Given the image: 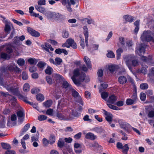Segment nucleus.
<instances>
[{"mask_svg":"<svg viewBox=\"0 0 154 154\" xmlns=\"http://www.w3.org/2000/svg\"><path fill=\"white\" fill-rule=\"evenodd\" d=\"M83 20H85V21H87L88 23L89 24H93L94 22V20L91 19H89L88 18H85L83 19Z\"/></svg>","mask_w":154,"mask_h":154,"instance_id":"51","label":"nucleus"},{"mask_svg":"<svg viewBox=\"0 0 154 154\" xmlns=\"http://www.w3.org/2000/svg\"><path fill=\"white\" fill-rule=\"evenodd\" d=\"M55 141V136L51 135L50 136L49 140V143L51 144H53Z\"/></svg>","mask_w":154,"mask_h":154,"instance_id":"44","label":"nucleus"},{"mask_svg":"<svg viewBox=\"0 0 154 154\" xmlns=\"http://www.w3.org/2000/svg\"><path fill=\"white\" fill-rule=\"evenodd\" d=\"M35 8L40 12L45 14L46 12L45 9L41 6L36 5L35 6Z\"/></svg>","mask_w":154,"mask_h":154,"instance_id":"25","label":"nucleus"},{"mask_svg":"<svg viewBox=\"0 0 154 154\" xmlns=\"http://www.w3.org/2000/svg\"><path fill=\"white\" fill-rule=\"evenodd\" d=\"M85 137L87 139L93 140L97 138V136L92 133L89 132L86 134Z\"/></svg>","mask_w":154,"mask_h":154,"instance_id":"15","label":"nucleus"},{"mask_svg":"<svg viewBox=\"0 0 154 154\" xmlns=\"http://www.w3.org/2000/svg\"><path fill=\"white\" fill-rule=\"evenodd\" d=\"M17 96L18 97L19 99L23 100L26 103H28L30 105L32 104V102H30L27 101V97L23 96L21 94H20V93H19V94Z\"/></svg>","mask_w":154,"mask_h":154,"instance_id":"21","label":"nucleus"},{"mask_svg":"<svg viewBox=\"0 0 154 154\" xmlns=\"http://www.w3.org/2000/svg\"><path fill=\"white\" fill-rule=\"evenodd\" d=\"M107 56L108 57L112 58L115 57V55L112 51H110L107 54Z\"/></svg>","mask_w":154,"mask_h":154,"instance_id":"56","label":"nucleus"},{"mask_svg":"<svg viewBox=\"0 0 154 154\" xmlns=\"http://www.w3.org/2000/svg\"><path fill=\"white\" fill-rule=\"evenodd\" d=\"M53 69L52 68L48 66L45 70V72L46 74L50 75L51 74Z\"/></svg>","mask_w":154,"mask_h":154,"instance_id":"36","label":"nucleus"},{"mask_svg":"<svg viewBox=\"0 0 154 154\" xmlns=\"http://www.w3.org/2000/svg\"><path fill=\"white\" fill-rule=\"evenodd\" d=\"M53 76L57 80L60 81L63 80V77L60 75L58 74H55L53 75Z\"/></svg>","mask_w":154,"mask_h":154,"instance_id":"40","label":"nucleus"},{"mask_svg":"<svg viewBox=\"0 0 154 154\" xmlns=\"http://www.w3.org/2000/svg\"><path fill=\"white\" fill-rule=\"evenodd\" d=\"M62 86L63 88L66 89V92L68 93L70 92V90L72 88L71 85L67 81H64L62 83Z\"/></svg>","mask_w":154,"mask_h":154,"instance_id":"11","label":"nucleus"},{"mask_svg":"<svg viewBox=\"0 0 154 154\" xmlns=\"http://www.w3.org/2000/svg\"><path fill=\"white\" fill-rule=\"evenodd\" d=\"M140 98L141 100L145 101L146 98V94L144 93H141L140 94Z\"/></svg>","mask_w":154,"mask_h":154,"instance_id":"53","label":"nucleus"},{"mask_svg":"<svg viewBox=\"0 0 154 154\" xmlns=\"http://www.w3.org/2000/svg\"><path fill=\"white\" fill-rule=\"evenodd\" d=\"M70 92L72 93V95L74 97L75 100L76 102L83 105V103L82 100L79 93L72 88L71 89Z\"/></svg>","mask_w":154,"mask_h":154,"instance_id":"7","label":"nucleus"},{"mask_svg":"<svg viewBox=\"0 0 154 154\" xmlns=\"http://www.w3.org/2000/svg\"><path fill=\"white\" fill-rule=\"evenodd\" d=\"M103 111L104 114L105 115L106 120L109 124H110L112 120L113 115L111 113L107 112L105 109H103Z\"/></svg>","mask_w":154,"mask_h":154,"instance_id":"10","label":"nucleus"},{"mask_svg":"<svg viewBox=\"0 0 154 154\" xmlns=\"http://www.w3.org/2000/svg\"><path fill=\"white\" fill-rule=\"evenodd\" d=\"M129 147L128 144H125L122 147V152L125 154H127L128 151Z\"/></svg>","mask_w":154,"mask_h":154,"instance_id":"29","label":"nucleus"},{"mask_svg":"<svg viewBox=\"0 0 154 154\" xmlns=\"http://www.w3.org/2000/svg\"><path fill=\"white\" fill-rule=\"evenodd\" d=\"M28 32L32 36L35 37H38L40 36V33L38 32L33 30V29L28 28H27Z\"/></svg>","mask_w":154,"mask_h":154,"instance_id":"14","label":"nucleus"},{"mask_svg":"<svg viewBox=\"0 0 154 154\" xmlns=\"http://www.w3.org/2000/svg\"><path fill=\"white\" fill-rule=\"evenodd\" d=\"M57 146L60 148L63 147L65 145V142L62 138L59 139L57 142Z\"/></svg>","mask_w":154,"mask_h":154,"instance_id":"28","label":"nucleus"},{"mask_svg":"<svg viewBox=\"0 0 154 154\" xmlns=\"http://www.w3.org/2000/svg\"><path fill=\"white\" fill-rule=\"evenodd\" d=\"M62 47L68 48L71 47L74 49H76L77 48V45L73 39L69 38L66 40L65 43L62 45Z\"/></svg>","mask_w":154,"mask_h":154,"instance_id":"6","label":"nucleus"},{"mask_svg":"<svg viewBox=\"0 0 154 154\" xmlns=\"http://www.w3.org/2000/svg\"><path fill=\"white\" fill-rule=\"evenodd\" d=\"M73 75L71 79L74 83L76 85H79L80 84V81H84L85 77V73H82L80 75L79 70V69H75L73 72Z\"/></svg>","mask_w":154,"mask_h":154,"instance_id":"2","label":"nucleus"},{"mask_svg":"<svg viewBox=\"0 0 154 154\" xmlns=\"http://www.w3.org/2000/svg\"><path fill=\"white\" fill-rule=\"evenodd\" d=\"M108 93L106 92H103L101 94V97L105 101L107 100V98L108 97Z\"/></svg>","mask_w":154,"mask_h":154,"instance_id":"32","label":"nucleus"},{"mask_svg":"<svg viewBox=\"0 0 154 154\" xmlns=\"http://www.w3.org/2000/svg\"><path fill=\"white\" fill-rule=\"evenodd\" d=\"M5 30L6 32H8L10 31L11 30V27L9 24H6L5 25Z\"/></svg>","mask_w":154,"mask_h":154,"instance_id":"64","label":"nucleus"},{"mask_svg":"<svg viewBox=\"0 0 154 154\" xmlns=\"http://www.w3.org/2000/svg\"><path fill=\"white\" fill-rule=\"evenodd\" d=\"M63 37L65 38H67L69 36L68 32L66 30H64L63 31L62 34Z\"/></svg>","mask_w":154,"mask_h":154,"instance_id":"54","label":"nucleus"},{"mask_svg":"<svg viewBox=\"0 0 154 154\" xmlns=\"http://www.w3.org/2000/svg\"><path fill=\"white\" fill-rule=\"evenodd\" d=\"M139 65V62L138 61L136 60L133 59L132 60L131 66L132 65L133 66L135 67Z\"/></svg>","mask_w":154,"mask_h":154,"instance_id":"50","label":"nucleus"},{"mask_svg":"<svg viewBox=\"0 0 154 154\" xmlns=\"http://www.w3.org/2000/svg\"><path fill=\"white\" fill-rule=\"evenodd\" d=\"M119 68L117 65H110L108 66V69L111 73H113Z\"/></svg>","mask_w":154,"mask_h":154,"instance_id":"17","label":"nucleus"},{"mask_svg":"<svg viewBox=\"0 0 154 154\" xmlns=\"http://www.w3.org/2000/svg\"><path fill=\"white\" fill-rule=\"evenodd\" d=\"M52 102L51 100H48L44 103V106L46 107H49L51 106L52 104Z\"/></svg>","mask_w":154,"mask_h":154,"instance_id":"35","label":"nucleus"},{"mask_svg":"<svg viewBox=\"0 0 154 154\" xmlns=\"http://www.w3.org/2000/svg\"><path fill=\"white\" fill-rule=\"evenodd\" d=\"M118 123L119 124L121 128L123 129H125V123L123 122V120H119L118 121Z\"/></svg>","mask_w":154,"mask_h":154,"instance_id":"60","label":"nucleus"},{"mask_svg":"<svg viewBox=\"0 0 154 154\" xmlns=\"http://www.w3.org/2000/svg\"><path fill=\"white\" fill-rule=\"evenodd\" d=\"M108 87V85L107 84L104 83H101L100 84V87L99 88V91L100 93L102 91H103V89H105L107 88Z\"/></svg>","mask_w":154,"mask_h":154,"instance_id":"31","label":"nucleus"},{"mask_svg":"<svg viewBox=\"0 0 154 154\" xmlns=\"http://www.w3.org/2000/svg\"><path fill=\"white\" fill-rule=\"evenodd\" d=\"M140 88L142 90L146 89L148 88V85L146 83H142L140 85Z\"/></svg>","mask_w":154,"mask_h":154,"instance_id":"48","label":"nucleus"},{"mask_svg":"<svg viewBox=\"0 0 154 154\" xmlns=\"http://www.w3.org/2000/svg\"><path fill=\"white\" fill-rule=\"evenodd\" d=\"M47 117L44 115H41L38 116V119L40 121H42L46 120Z\"/></svg>","mask_w":154,"mask_h":154,"instance_id":"55","label":"nucleus"},{"mask_svg":"<svg viewBox=\"0 0 154 154\" xmlns=\"http://www.w3.org/2000/svg\"><path fill=\"white\" fill-rule=\"evenodd\" d=\"M119 82L121 84H124L126 83L127 82V79L124 76H120L118 78Z\"/></svg>","mask_w":154,"mask_h":154,"instance_id":"23","label":"nucleus"},{"mask_svg":"<svg viewBox=\"0 0 154 154\" xmlns=\"http://www.w3.org/2000/svg\"><path fill=\"white\" fill-rule=\"evenodd\" d=\"M123 18L127 21L131 23L134 20L133 17L128 15L124 16Z\"/></svg>","mask_w":154,"mask_h":154,"instance_id":"26","label":"nucleus"},{"mask_svg":"<svg viewBox=\"0 0 154 154\" xmlns=\"http://www.w3.org/2000/svg\"><path fill=\"white\" fill-rule=\"evenodd\" d=\"M151 29L153 32H152L150 30L145 31L143 32L140 37L143 42H149L152 41L154 43V27H152Z\"/></svg>","mask_w":154,"mask_h":154,"instance_id":"3","label":"nucleus"},{"mask_svg":"<svg viewBox=\"0 0 154 154\" xmlns=\"http://www.w3.org/2000/svg\"><path fill=\"white\" fill-rule=\"evenodd\" d=\"M93 130L96 132L100 134L103 133L104 132L103 129L101 127H99L94 128L93 129Z\"/></svg>","mask_w":154,"mask_h":154,"instance_id":"27","label":"nucleus"},{"mask_svg":"<svg viewBox=\"0 0 154 154\" xmlns=\"http://www.w3.org/2000/svg\"><path fill=\"white\" fill-rule=\"evenodd\" d=\"M126 46L128 47H132L133 45V42L132 40H128L126 42Z\"/></svg>","mask_w":154,"mask_h":154,"instance_id":"62","label":"nucleus"},{"mask_svg":"<svg viewBox=\"0 0 154 154\" xmlns=\"http://www.w3.org/2000/svg\"><path fill=\"white\" fill-rule=\"evenodd\" d=\"M22 77L23 80H26L27 79L28 76L26 72H23L22 74Z\"/></svg>","mask_w":154,"mask_h":154,"instance_id":"61","label":"nucleus"},{"mask_svg":"<svg viewBox=\"0 0 154 154\" xmlns=\"http://www.w3.org/2000/svg\"><path fill=\"white\" fill-rule=\"evenodd\" d=\"M36 99L40 101H43L44 99V97L41 94H39L36 96Z\"/></svg>","mask_w":154,"mask_h":154,"instance_id":"34","label":"nucleus"},{"mask_svg":"<svg viewBox=\"0 0 154 154\" xmlns=\"http://www.w3.org/2000/svg\"><path fill=\"white\" fill-rule=\"evenodd\" d=\"M134 89L135 92L133 93L132 96V98L134 100L136 101V100L137 98V89L135 85H134Z\"/></svg>","mask_w":154,"mask_h":154,"instance_id":"45","label":"nucleus"},{"mask_svg":"<svg viewBox=\"0 0 154 154\" xmlns=\"http://www.w3.org/2000/svg\"><path fill=\"white\" fill-rule=\"evenodd\" d=\"M23 90L25 92H28L29 90V85L28 83H25L23 86Z\"/></svg>","mask_w":154,"mask_h":154,"instance_id":"46","label":"nucleus"},{"mask_svg":"<svg viewBox=\"0 0 154 154\" xmlns=\"http://www.w3.org/2000/svg\"><path fill=\"white\" fill-rule=\"evenodd\" d=\"M54 12L50 11H48L45 13V15L48 20H51L53 19Z\"/></svg>","mask_w":154,"mask_h":154,"instance_id":"22","label":"nucleus"},{"mask_svg":"<svg viewBox=\"0 0 154 154\" xmlns=\"http://www.w3.org/2000/svg\"><path fill=\"white\" fill-rule=\"evenodd\" d=\"M146 46L147 45L143 44H139L137 47L136 53L141 56L145 53V49Z\"/></svg>","mask_w":154,"mask_h":154,"instance_id":"8","label":"nucleus"},{"mask_svg":"<svg viewBox=\"0 0 154 154\" xmlns=\"http://www.w3.org/2000/svg\"><path fill=\"white\" fill-rule=\"evenodd\" d=\"M84 34L85 37V42L86 46L87 47L88 46V29L86 26H84Z\"/></svg>","mask_w":154,"mask_h":154,"instance_id":"16","label":"nucleus"},{"mask_svg":"<svg viewBox=\"0 0 154 154\" xmlns=\"http://www.w3.org/2000/svg\"><path fill=\"white\" fill-rule=\"evenodd\" d=\"M71 111V114L72 116L75 117H78L79 116V114L76 110L72 109Z\"/></svg>","mask_w":154,"mask_h":154,"instance_id":"52","label":"nucleus"},{"mask_svg":"<svg viewBox=\"0 0 154 154\" xmlns=\"http://www.w3.org/2000/svg\"><path fill=\"white\" fill-rule=\"evenodd\" d=\"M123 52V50L121 48H118L116 51L117 57V59L120 57L121 56V54Z\"/></svg>","mask_w":154,"mask_h":154,"instance_id":"41","label":"nucleus"},{"mask_svg":"<svg viewBox=\"0 0 154 154\" xmlns=\"http://www.w3.org/2000/svg\"><path fill=\"white\" fill-rule=\"evenodd\" d=\"M46 79L47 83L49 85H51L52 84L53 82L52 79L50 76H47L46 77Z\"/></svg>","mask_w":154,"mask_h":154,"instance_id":"58","label":"nucleus"},{"mask_svg":"<svg viewBox=\"0 0 154 154\" xmlns=\"http://www.w3.org/2000/svg\"><path fill=\"white\" fill-rule=\"evenodd\" d=\"M140 20H137L134 23V25L136 26L134 32L135 34H137L139 29Z\"/></svg>","mask_w":154,"mask_h":154,"instance_id":"20","label":"nucleus"},{"mask_svg":"<svg viewBox=\"0 0 154 154\" xmlns=\"http://www.w3.org/2000/svg\"><path fill=\"white\" fill-rule=\"evenodd\" d=\"M147 66H142V67L140 70L141 72L144 74H146L147 72Z\"/></svg>","mask_w":154,"mask_h":154,"instance_id":"47","label":"nucleus"},{"mask_svg":"<svg viewBox=\"0 0 154 154\" xmlns=\"http://www.w3.org/2000/svg\"><path fill=\"white\" fill-rule=\"evenodd\" d=\"M126 104L128 105H131L136 103V101L133 99H128L126 101Z\"/></svg>","mask_w":154,"mask_h":154,"instance_id":"42","label":"nucleus"},{"mask_svg":"<svg viewBox=\"0 0 154 154\" xmlns=\"http://www.w3.org/2000/svg\"><path fill=\"white\" fill-rule=\"evenodd\" d=\"M10 57L6 53L3 52L1 54H0V59H9Z\"/></svg>","mask_w":154,"mask_h":154,"instance_id":"33","label":"nucleus"},{"mask_svg":"<svg viewBox=\"0 0 154 154\" xmlns=\"http://www.w3.org/2000/svg\"><path fill=\"white\" fill-rule=\"evenodd\" d=\"M119 41L120 43L122 45H125V38L124 37H120L119 38Z\"/></svg>","mask_w":154,"mask_h":154,"instance_id":"57","label":"nucleus"},{"mask_svg":"<svg viewBox=\"0 0 154 154\" xmlns=\"http://www.w3.org/2000/svg\"><path fill=\"white\" fill-rule=\"evenodd\" d=\"M30 124L29 123L26 124L24 127L23 128L20 132V136H21L26 132L29 129L30 127Z\"/></svg>","mask_w":154,"mask_h":154,"instance_id":"24","label":"nucleus"},{"mask_svg":"<svg viewBox=\"0 0 154 154\" xmlns=\"http://www.w3.org/2000/svg\"><path fill=\"white\" fill-rule=\"evenodd\" d=\"M141 59L144 61L149 63V61H150L151 58H147L145 56H142L141 57Z\"/></svg>","mask_w":154,"mask_h":154,"instance_id":"63","label":"nucleus"},{"mask_svg":"<svg viewBox=\"0 0 154 154\" xmlns=\"http://www.w3.org/2000/svg\"><path fill=\"white\" fill-rule=\"evenodd\" d=\"M63 18V16L59 13L54 12L53 19L55 21H59Z\"/></svg>","mask_w":154,"mask_h":154,"instance_id":"18","label":"nucleus"},{"mask_svg":"<svg viewBox=\"0 0 154 154\" xmlns=\"http://www.w3.org/2000/svg\"><path fill=\"white\" fill-rule=\"evenodd\" d=\"M28 61L31 65H36L38 61L34 58H30L28 60Z\"/></svg>","mask_w":154,"mask_h":154,"instance_id":"30","label":"nucleus"},{"mask_svg":"<svg viewBox=\"0 0 154 154\" xmlns=\"http://www.w3.org/2000/svg\"><path fill=\"white\" fill-rule=\"evenodd\" d=\"M67 100L66 99L62 100L58 102L57 106V112L56 114L57 118L61 120L69 121L72 119L73 118L70 115V109H66L62 111L61 110V105H64L65 104L63 103L64 100Z\"/></svg>","mask_w":154,"mask_h":154,"instance_id":"1","label":"nucleus"},{"mask_svg":"<svg viewBox=\"0 0 154 154\" xmlns=\"http://www.w3.org/2000/svg\"><path fill=\"white\" fill-rule=\"evenodd\" d=\"M1 145L3 148L6 149H8L11 148L9 144L7 143H1Z\"/></svg>","mask_w":154,"mask_h":154,"instance_id":"38","label":"nucleus"},{"mask_svg":"<svg viewBox=\"0 0 154 154\" xmlns=\"http://www.w3.org/2000/svg\"><path fill=\"white\" fill-rule=\"evenodd\" d=\"M134 56L131 55H126L124 58V60L127 66L132 72H133V68L131 66V62Z\"/></svg>","mask_w":154,"mask_h":154,"instance_id":"5","label":"nucleus"},{"mask_svg":"<svg viewBox=\"0 0 154 154\" xmlns=\"http://www.w3.org/2000/svg\"><path fill=\"white\" fill-rule=\"evenodd\" d=\"M39 134L37 132L35 135L33 136L31 138V140L32 142L34 141H38L39 137Z\"/></svg>","mask_w":154,"mask_h":154,"instance_id":"37","label":"nucleus"},{"mask_svg":"<svg viewBox=\"0 0 154 154\" xmlns=\"http://www.w3.org/2000/svg\"><path fill=\"white\" fill-rule=\"evenodd\" d=\"M55 65H59L62 62V60L59 57H56L55 59Z\"/></svg>","mask_w":154,"mask_h":154,"instance_id":"49","label":"nucleus"},{"mask_svg":"<svg viewBox=\"0 0 154 154\" xmlns=\"http://www.w3.org/2000/svg\"><path fill=\"white\" fill-rule=\"evenodd\" d=\"M46 65V63L42 61L39 62L37 64V66L40 68H42L43 67Z\"/></svg>","mask_w":154,"mask_h":154,"instance_id":"59","label":"nucleus"},{"mask_svg":"<svg viewBox=\"0 0 154 154\" xmlns=\"http://www.w3.org/2000/svg\"><path fill=\"white\" fill-rule=\"evenodd\" d=\"M3 86L7 90L14 95L17 96L20 93L17 84L16 83L5 84Z\"/></svg>","mask_w":154,"mask_h":154,"instance_id":"4","label":"nucleus"},{"mask_svg":"<svg viewBox=\"0 0 154 154\" xmlns=\"http://www.w3.org/2000/svg\"><path fill=\"white\" fill-rule=\"evenodd\" d=\"M17 63L20 66H23L25 64V60L23 59L19 58L17 60Z\"/></svg>","mask_w":154,"mask_h":154,"instance_id":"43","label":"nucleus"},{"mask_svg":"<svg viewBox=\"0 0 154 154\" xmlns=\"http://www.w3.org/2000/svg\"><path fill=\"white\" fill-rule=\"evenodd\" d=\"M8 69L11 72L18 73L20 71V69L14 63H10L7 67Z\"/></svg>","mask_w":154,"mask_h":154,"instance_id":"9","label":"nucleus"},{"mask_svg":"<svg viewBox=\"0 0 154 154\" xmlns=\"http://www.w3.org/2000/svg\"><path fill=\"white\" fill-rule=\"evenodd\" d=\"M117 97L115 95L112 94L109 97L108 99L107 100V102L109 103L114 104L117 100Z\"/></svg>","mask_w":154,"mask_h":154,"instance_id":"13","label":"nucleus"},{"mask_svg":"<svg viewBox=\"0 0 154 154\" xmlns=\"http://www.w3.org/2000/svg\"><path fill=\"white\" fill-rule=\"evenodd\" d=\"M83 60L88 68L89 69H91V65L90 59L87 57L85 56Z\"/></svg>","mask_w":154,"mask_h":154,"instance_id":"19","label":"nucleus"},{"mask_svg":"<svg viewBox=\"0 0 154 154\" xmlns=\"http://www.w3.org/2000/svg\"><path fill=\"white\" fill-rule=\"evenodd\" d=\"M17 115L19 121L21 122L23 121L25 116L24 112L20 110L17 112Z\"/></svg>","mask_w":154,"mask_h":154,"instance_id":"12","label":"nucleus"},{"mask_svg":"<svg viewBox=\"0 0 154 154\" xmlns=\"http://www.w3.org/2000/svg\"><path fill=\"white\" fill-rule=\"evenodd\" d=\"M149 118H154V109H153L149 111L147 115Z\"/></svg>","mask_w":154,"mask_h":154,"instance_id":"39","label":"nucleus"}]
</instances>
